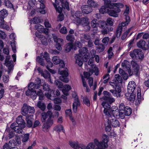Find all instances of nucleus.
Segmentation results:
<instances>
[{"mask_svg":"<svg viewBox=\"0 0 149 149\" xmlns=\"http://www.w3.org/2000/svg\"><path fill=\"white\" fill-rule=\"evenodd\" d=\"M102 106L104 108L103 111L104 113L106 116L107 117H112L117 118L118 116L119 111L118 107H112L111 108V106L107 103H104L102 104Z\"/></svg>","mask_w":149,"mask_h":149,"instance_id":"1","label":"nucleus"},{"mask_svg":"<svg viewBox=\"0 0 149 149\" xmlns=\"http://www.w3.org/2000/svg\"><path fill=\"white\" fill-rule=\"evenodd\" d=\"M38 83L31 82L28 85V90L26 92V95L27 96H30L33 100H35L37 97L36 89L40 88L41 82V79L38 78Z\"/></svg>","mask_w":149,"mask_h":149,"instance_id":"2","label":"nucleus"},{"mask_svg":"<svg viewBox=\"0 0 149 149\" xmlns=\"http://www.w3.org/2000/svg\"><path fill=\"white\" fill-rule=\"evenodd\" d=\"M112 10L109 12V14L111 16L117 17L118 13L121 11L120 8H123L124 5L120 3H113Z\"/></svg>","mask_w":149,"mask_h":149,"instance_id":"3","label":"nucleus"},{"mask_svg":"<svg viewBox=\"0 0 149 149\" xmlns=\"http://www.w3.org/2000/svg\"><path fill=\"white\" fill-rule=\"evenodd\" d=\"M109 141L108 136L105 134H104L102 136V140L101 142H99L97 139L94 140L95 145L97 147H102L104 148H107L108 146V142Z\"/></svg>","mask_w":149,"mask_h":149,"instance_id":"4","label":"nucleus"},{"mask_svg":"<svg viewBox=\"0 0 149 149\" xmlns=\"http://www.w3.org/2000/svg\"><path fill=\"white\" fill-rule=\"evenodd\" d=\"M90 57L89 53L81 56L80 55H76L75 56L76 59V63H77L79 66H81L83 64L82 60L84 62H86Z\"/></svg>","mask_w":149,"mask_h":149,"instance_id":"5","label":"nucleus"},{"mask_svg":"<svg viewBox=\"0 0 149 149\" xmlns=\"http://www.w3.org/2000/svg\"><path fill=\"white\" fill-rule=\"evenodd\" d=\"M54 83L59 88H63L62 92L64 95H68V92L71 88V87L70 85L66 84L63 86V83L58 80H55Z\"/></svg>","mask_w":149,"mask_h":149,"instance_id":"6","label":"nucleus"},{"mask_svg":"<svg viewBox=\"0 0 149 149\" xmlns=\"http://www.w3.org/2000/svg\"><path fill=\"white\" fill-rule=\"evenodd\" d=\"M34 111V109L33 107L28 105L25 103L23 104L21 109L22 114L23 116H26L28 113L32 114Z\"/></svg>","mask_w":149,"mask_h":149,"instance_id":"7","label":"nucleus"},{"mask_svg":"<svg viewBox=\"0 0 149 149\" xmlns=\"http://www.w3.org/2000/svg\"><path fill=\"white\" fill-rule=\"evenodd\" d=\"M73 21L74 23L77 25H80L82 26H85L88 23H89V19L86 17L74 18Z\"/></svg>","mask_w":149,"mask_h":149,"instance_id":"8","label":"nucleus"},{"mask_svg":"<svg viewBox=\"0 0 149 149\" xmlns=\"http://www.w3.org/2000/svg\"><path fill=\"white\" fill-rule=\"evenodd\" d=\"M131 64L133 70L132 74L136 76H139L140 73V68L139 65L134 61H131Z\"/></svg>","mask_w":149,"mask_h":149,"instance_id":"9","label":"nucleus"},{"mask_svg":"<svg viewBox=\"0 0 149 149\" xmlns=\"http://www.w3.org/2000/svg\"><path fill=\"white\" fill-rule=\"evenodd\" d=\"M99 27L101 29L102 33L105 35L108 33L110 31L109 29L107 27V24L104 21H99Z\"/></svg>","mask_w":149,"mask_h":149,"instance_id":"10","label":"nucleus"},{"mask_svg":"<svg viewBox=\"0 0 149 149\" xmlns=\"http://www.w3.org/2000/svg\"><path fill=\"white\" fill-rule=\"evenodd\" d=\"M10 56L7 55L6 56L5 60V65L8 67V74H9L11 70L13 69V62L12 60H9Z\"/></svg>","mask_w":149,"mask_h":149,"instance_id":"11","label":"nucleus"},{"mask_svg":"<svg viewBox=\"0 0 149 149\" xmlns=\"http://www.w3.org/2000/svg\"><path fill=\"white\" fill-rule=\"evenodd\" d=\"M58 73L61 75H62L59 77V79L62 81L66 83H68L69 80L67 78L68 75V73L67 72V69H66L65 70L58 71Z\"/></svg>","mask_w":149,"mask_h":149,"instance_id":"12","label":"nucleus"},{"mask_svg":"<svg viewBox=\"0 0 149 149\" xmlns=\"http://www.w3.org/2000/svg\"><path fill=\"white\" fill-rule=\"evenodd\" d=\"M88 71V72H84V77L86 78H88L93 73H95V74L96 76L98 75L99 74L98 69L96 66L94 67L93 69L89 68Z\"/></svg>","mask_w":149,"mask_h":149,"instance_id":"13","label":"nucleus"},{"mask_svg":"<svg viewBox=\"0 0 149 149\" xmlns=\"http://www.w3.org/2000/svg\"><path fill=\"white\" fill-rule=\"evenodd\" d=\"M54 116L50 110H48L47 112H43L41 113V119L42 122H45V120L47 118L48 119L53 120L52 118H54Z\"/></svg>","mask_w":149,"mask_h":149,"instance_id":"14","label":"nucleus"},{"mask_svg":"<svg viewBox=\"0 0 149 149\" xmlns=\"http://www.w3.org/2000/svg\"><path fill=\"white\" fill-rule=\"evenodd\" d=\"M136 45L138 47L144 50H146L149 49V42L147 44H146V42L142 40H141L137 42Z\"/></svg>","mask_w":149,"mask_h":149,"instance_id":"15","label":"nucleus"},{"mask_svg":"<svg viewBox=\"0 0 149 149\" xmlns=\"http://www.w3.org/2000/svg\"><path fill=\"white\" fill-rule=\"evenodd\" d=\"M108 118V123L111 124L113 127H119L120 126V123L116 118L112 117H107Z\"/></svg>","mask_w":149,"mask_h":149,"instance_id":"16","label":"nucleus"},{"mask_svg":"<svg viewBox=\"0 0 149 149\" xmlns=\"http://www.w3.org/2000/svg\"><path fill=\"white\" fill-rule=\"evenodd\" d=\"M53 120L47 119L46 122L42 126L43 131H47L48 129L53 124Z\"/></svg>","mask_w":149,"mask_h":149,"instance_id":"17","label":"nucleus"},{"mask_svg":"<svg viewBox=\"0 0 149 149\" xmlns=\"http://www.w3.org/2000/svg\"><path fill=\"white\" fill-rule=\"evenodd\" d=\"M136 86V83L134 81H130L129 83L127 86V91L129 92H135L134 91Z\"/></svg>","mask_w":149,"mask_h":149,"instance_id":"18","label":"nucleus"},{"mask_svg":"<svg viewBox=\"0 0 149 149\" xmlns=\"http://www.w3.org/2000/svg\"><path fill=\"white\" fill-rule=\"evenodd\" d=\"M22 116H18L17 118L16 122L18 125L20 126L22 128H24L26 127V123L24 120L22 118Z\"/></svg>","mask_w":149,"mask_h":149,"instance_id":"19","label":"nucleus"},{"mask_svg":"<svg viewBox=\"0 0 149 149\" xmlns=\"http://www.w3.org/2000/svg\"><path fill=\"white\" fill-rule=\"evenodd\" d=\"M101 98L104 101V102H103L102 103V104L104 103L110 105L109 104H111L115 101L114 99L112 97L111 95L108 97H103Z\"/></svg>","mask_w":149,"mask_h":149,"instance_id":"20","label":"nucleus"},{"mask_svg":"<svg viewBox=\"0 0 149 149\" xmlns=\"http://www.w3.org/2000/svg\"><path fill=\"white\" fill-rule=\"evenodd\" d=\"M36 36L41 41L42 44L44 45H47V39L41 33H36Z\"/></svg>","mask_w":149,"mask_h":149,"instance_id":"21","label":"nucleus"},{"mask_svg":"<svg viewBox=\"0 0 149 149\" xmlns=\"http://www.w3.org/2000/svg\"><path fill=\"white\" fill-rule=\"evenodd\" d=\"M82 12L83 13L88 14L91 13L93 9L92 8L88 5H84L81 7Z\"/></svg>","mask_w":149,"mask_h":149,"instance_id":"22","label":"nucleus"},{"mask_svg":"<svg viewBox=\"0 0 149 149\" xmlns=\"http://www.w3.org/2000/svg\"><path fill=\"white\" fill-rule=\"evenodd\" d=\"M80 106V102L79 98L74 99V102L72 104V109L74 113H76L77 107Z\"/></svg>","mask_w":149,"mask_h":149,"instance_id":"23","label":"nucleus"},{"mask_svg":"<svg viewBox=\"0 0 149 149\" xmlns=\"http://www.w3.org/2000/svg\"><path fill=\"white\" fill-rule=\"evenodd\" d=\"M35 27L36 29L38 31V32H36V33H41V32H44L47 35L48 34V29L44 28L43 26L40 24H37L35 25Z\"/></svg>","mask_w":149,"mask_h":149,"instance_id":"24","label":"nucleus"},{"mask_svg":"<svg viewBox=\"0 0 149 149\" xmlns=\"http://www.w3.org/2000/svg\"><path fill=\"white\" fill-rule=\"evenodd\" d=\"M121 91V88L119 87L117 88H115V90H110V92L112 93L113 96L117 97H120Z\"/></svg>","mask_w":149,"mask_h":149,"instance_id":"25","label":"nucleus"},{"mask_svg":"<svg viewBox=\"0 0 149 149\" xmlns=\"http://www.w3.org/2000/svg\"><path fill=\"white\" fill-rule=\"evenodd\" d=\"M33 115H28L26 116V120L27 123V126L29 127H31L33 126L32 118Z\"/></svg>","mask_w":149,"mask_h":149,"instance_id":"26","label":"nucleus"},{"mask_svg":"<svg viewBox=\"0 0 149 149\" xmlns=\"http://www.w3.org/2000/svg\"><path fill=\"white\" fill-rule=\"evenodd\" d=\"M37 94V96H38L39 97V99L40 100H42L43 99L44 94L42 90L39 88L36 89Z\"/></svg>","mask_w":149,"mask_h":149,"instance_id":"27","label":"nucleus"},{"mask_svg":"<svg viewBox=\"0 0 149 149\" xmlns=\"http://www.w3.org/2000/svg\"><path fill=\"white\" fill-rule=\"evenodd\" d=\"M136 57L139 59H142L143 58V55L141 50L140 49H134Z\"/></svg>","mask_w":149,"mask_h":149,"instance_id":"28","label":"nucleus"},{"mask_svg":"<svg viewBox=\"0 0 149 149\" xmlns=\"http://www.w3.org/2000/svg\"><path fill=\"white\" fill-rule=\"evenodd\" d=\"M61 3L62 7L65 9L66 8L68 10H70V8L69 6V3L67 2V0H60Z\"/></svg>","mask_w":149,"mask_h":149,"instance_id":"29","label":"nucleus"},{"mask_svg":"<svg viewBox=\"0 0 149 149\" xmlns=\"http://www.w3.org/2000/svg\"><path fill=\"white\" fill-rule=\"evenodd\" d=\"M65 51L66 52H69L73 48V46L72 43L68 42L67 43L65 46Z\"/></svg>","mask_w":149,"mask_h":149,"instance_id":"30","label":"nucleus"},{"mask_svg":"<svg viewBox=\"0 0 149 149\" xmlns=\"http://www.w3.org/2000/svg\"><path fill=\"white\" fill-rule=\"evenodd\" d=\"M125 19L126 21L119 24L118 25L119 26H121L123 28V27H125L128 25L130 21V18L129 16H127L126 17H125Z\"/></svg>","mask_w":149,"mask_h":149,"instance_id":"31","label":"nucleus"},{"mask_svg":"<svg viewBox=\"0 0 149 149\" xmlns=\"http://www.w3.org/2000/svg\"><path fill=\"white\" fill-rule=\"evenodd\" d=\"M69 144L70 146L75 149H79V145L77 141H69Z\"/></svg>","mask_w":149,"mask_h":149,"instance_id":"32","label":"nucleus"},{"mask_svg":"<svg viewBox=\"0 0 149 149\" xmlns=\"http://www.w3.org/2000/svg\"><path fill=\"white\" fill-rule=\"evenodd\" d=\"M104 1V6L108 8L110 10H112L113 7V3H111V1L110 0H103Z\"/></svg>","mask_w":149,"mask_h":149,"instance_id":"33","label":"nucleus"},{"mask_svg":"<svg viewBox=\"0 0 149 149\" xmlns=\"http://www.w3.org/2000/svg\"><path fill=\"white\" fill-rule=\"evenodd\" d=\"M92 27L93 28H97L99 26V21L96 19H94L91 22Z\"/></svg>","mask_w":149,"mask_h":149,"instance_id":"34","label":"nucleus"},{"mask_svg":"<svg viewBox=\"0 0 149 149\" xmlns=\"http://www.w3.org/2000/svg\"><path fill=\"white\" fill-rule=\"evenodd\" d=\"M137 90V96L138 100L139 102L141 101L142 100H143V98L141 95V89L140 88L138 87Z\"/></svg>","mask_w":149,"mask_h":149,"instance_id":"35","label":"nucleus"},{"mask_svg":"<svg viewBox=\"0 0 149 149\" xmlns=\"http://www.w3.org/2000/svg\"><path fill=\"white\" fill-rule=\"evenodd\" d=\"M124 111L125 115L127 116L130 115L132 112V110L131 108L128 106L125 107V109Z\"/></svg>","mask_w":149,"mask_h":149,"instance_id":"36","label":"nucleus"},{"mask_svg":"<svg viewBox=\"0 0 149 149\" xmlns=\"http://www.w3.org/2000/svg\"><path fill=\"white\" fill-rule=\"evenodd\" d=\"M121 65L123 67L127 69H130V63L126 60H125L122 63Z\"/></svg>","mask_w":149,"mask_h":149,"instance_id":"37","label":"nucleus"},{"mask_svg":"<svg viewBox=\"0 0 149 149\" xmlns=\"http://www.w3.org/2000/svg\"><path fill=\"white\" fill-rule=\"evenodd\" d=\"M109 8L104 6H102L101 8L99 9V12L100 13L103 14L104 13L107 12L109 14V12L110 11L109 9H108Z\"/></svg>","mask_w":149,"mask_h":149,"instance_id":"38","label":"nucleus"},{"mask_svg":"<svg viewBox=\"0 0 149 149\" xmlns=\"http://www.w3.org/2000/svg\"><path fill=\"white\" fill-rule=\"evenodd\" d=\"M88 51V49L86 47H83L82 48L79 49V54L77 55H80L81 56H83L87 54Z\"/></svg>","mask_w":149,"mask_h":149,"instance_id":"39","label":"nucleus"},{"mask_svg":"<svg viewBox=\"0 0 149 149\" xmlns=\"http://www.w3.org/2000/svg\"><path fill=\"white\" fill-rule=\"evenodd\" d=\"M8 15L7 11L5 9H3L0 11V16L4 19Z\"/></svg>","mask_w":149,"mask_h":149,"instance_id":"40","label":"nucleus"},{"mask_svg":"<svg viewBox=\"0 0 149 149\" xmlns=\"http://www.w3.org/2000/svg\"><path fill=\"white\" fill-rule=\"evenodd\" d=\"M4 4L5 6L7 7L14 9L12 3L9 0H5Z\"/></svg>","mask_w":149,"mask_h":149,"instance_id":"41","label":"nucleus"},{"mask_svg":"<svg viewBox=\"0 0 149 149\" xmlns=\"http://www.w3.org/2000/svg\"><path fill=\"white\" fill-rule=\"evenodd\" d=\"M87 3L91 7L95 8L97 7V4L92 0H88Z\"/></svg>","mask_w":149,"mask_h":149,"instance_id":"42","label":"nucleus"},{"mask_svg":"<svg viewBox=\"0 0 149 149\" xmlns=\"http://www.w3.org/2000/svg\"><path fill=\"white\" fill-rule=\"evenodd\" d=\"M123 28L121 26H118L116 31V36L117 37H119L121 35L122 33V31Z\"/></svg>","mask_w":149,"mask_h":149,"instance_id":"43","label":"nucleus"},{"mask_svg":"<svg viewBox=\"0 0 149 149\" xmlns=\"http://www.w3.org/2000/svg\"><path fill=\"white\" fill-rule=\"evenodd\" d=\"M37 105L39 108L43 111H44L45 109V104L42 103L40 101L38 102Z\"/></svg>","mask_w":149,"mask_h":149,"instance_id":"44","label":"nucleus"},{"mask_svg":"<svg viewBox=\"0 0 149 149\" xmlns=\"http://www.w3.org/2000/svg\"><path fill=\"white\" fill-rule=\"evenodd\" d=\"M42 86L43 89L45 91H51L50 86L47 84L45 82L42 85Z\"/></svg>","mask_w":149,"mask_h":149,"instance_id":"45","label":"nucleus"},{"mask_svg":"<svg viewBox=\"0 0 149 149\" xmlns=\"http://www.w3.org/2000/svg\"><path fill=\"white\" fill-rule=\"evenodd\" d=\"M40 56L42 58H44L46 61L49 60V54L46 52H45L44 53H41L40 54Z\"/></svg>","mask_w":149,"mask_h":149,"instance_id":"46","label":"nucleus"},{"mask_svg":"<svg viewBox=\"0 0 149 149\" xmlns=\"http://www.w3.org/2000/svg\"><path fill=\"white\" fill-rule=\"evenodd\" d=\"M24 128H22L20 126H16L15 129V132L18 134H22L23 132V129Z\"/></svg>","mask_w":149,"mask_h":149,"instance_id":"47","label":"nucleus"},{"mask_svg":"<svg viewBox=\"0 0 149 149\" xmlns=\"http://www.w3.org/2000/svg\"><path fill=\"white\" fill-rule=\"evenodd\" d=\"M113 48L111 47H110L108 50L107 52L108 54V58L109 59H111L113 55V53L112 52Z\"/></svg>","mask_w":149,"mask_h":149,"instance_id":"48","label":"nucleus"},{"mask_svg":"<svg viewBox=\"0 0 149 149\" xmlns=\"http://www.w3.org/2000/svg\"><path fill=\"white\" fill-rule=\"evenodd\" d=\"M98 51L101 52H103L105 49L104 45L102 44H100L96 47Z\"/></svg>","mask_w":149,"mask_h":149,"instance_id":"49","label":"nucleus"},{"mask_svg":"<svg viewBox=\"0 0 149 149\" xmlns=\"http://www.w3.org/2000/svg\"><path fill=\"white\" fill-rule=\"evenodd\" d=\"M66 39L68 41L73 42L74 40V36L71 34H69L66 37Z\"/></svg>","mask_w":149,"mask_h":149,"instance_id":"50","label":"nucleus"},{"mask_svg":"<svg viewBox=\"0 0 149 149\" xmlns=\"http://www.w3.org/2000/svg\"><path fill=\"white\" fill-rule=\"evenodd\" d=\"M60 60L59 57L56 56L53 57L52 59L53 63L56 65L58 64L59 63Z\"/></svg>","mask_w":149,"mask_h":149,"instance_id":"51","label":"nucleus"},{"mask_svg":"<svg viewBox=\"0 0 149 149\" xmlns=\"http://www.w3.org/2000/svg\"><path fill=\"white\" fill-rule=\"evenodd\" d=\"M53 39L54 41L56 42H61L62 44L63 43V40L61 38H58L57 36H53Z\"/></svg>","mask_w":149,"mask_h":149,"instance_id":"52","label":"nucleus"},{"mask_svg":"<svg viewBox=\"0 0 149 149\" xmlns=\"http://www.w3.org/2000/svg\"><path fill=\"white\" fill-rule=\"evenodd\" d=\"M36 61L38 62L40 65L44 66L45 63H44L43 59L40 58L39 56H37L36 58Z\"/></svg>","mask_w":149,"mask_h":149,"instance_id":"53","label":"nucleus"},{"mask_svg":"<svg viewBox=\"0 0 149 149\" xmlns=\"http://www.w3.org/2000/svg\"><path fill=\"white\" fill-rule=\"evenodd\" d=\"M29 134H24L22 139V142L24 143L27 142L29 139Z\"/></svg>","mask_w":149,"mask_h":149,"instance_id":"54","label":"nucleus"},{"mask_svg":"<svg viewBox=\"0 0 149 149\" xmlns=\"http://www.w3.org/2000/svg\"><path fill=\"white\" fill-rule=\"evenodd\" d=\"M45 95L48 99L51 100L53 99V98L54 97V96H55V94H53V93L52 92V91L51 92L50 94L49 93H46Z\"/></svg>","mask_w":149,"mask_h":149,"instance_id":"55","label":"nucleus"},{"mask_svg":"<svg viewBox=\"0 0 149 149\" xmlns=\"http://www.w3.org/2000/svg\"><path fill=\"white\" fill-rule=\"evenodd\" d=\"M15 42V41L13 40V42H11V45L12 47V50L14 53H16V46Z\"/></svg>","mask_w":149,"mask_h":149,"instance_id":"56","label":"nucleus"},{"mask_svg":"<svg viewBox=\"0 0 149 149\" xmlns=\"http://www.w3.org/2000/svg\"><path fill=\"white\" fill-rule=\"evenodd\" d=\"M125 6L126 7V9L125 10L124 15L125 16V17H126L127 16H129L128 15L129 13L130 8L127 5H125Z\"/></svg>","mask_w":149,"mask_h":149,"instance_id":"57","label":"nucleus"},{"mask_svg":"<svg viewBox=\"0 0 149 149\" xmlns=\"http://www.w3.org/2000/svg\"><path fill=\"white\" fill-rule=\"evenodd\" d=\"M83 102L87 106L89 107L90 106V101L87 97H85L84 98Z\"/></svg>","mask_w":149,"mask_h":149,"instance_id":"58","label":"nucleus"},{"mask_svg":"<svg viewBox=\"0 0 149 149\" xmlns=\"http://www.w3.org/2000/svg\"><path fill=\"white\" fill-rule=\"evenodd\" d=\"M9 80V77L8 76L4 74L2 76V80L5 83H8Z\"/></svg>","mask_w":149,"mask_h":149,"instance_id":"59","label":"nucleus"},{"mask_svg":"<svg viewBox=\"0 0 149 149\" xmlns=\"http://www.w3.org/2000/svg\"><path fill=\"white\" fill-rule=\"evenodd\" d=\"M47 63V68L49 71H50L51 70L49 68H51L53 66V63L49 60H48L46 61Z\"/></svg>","mask_w":149,"mask_h":149,"instance_id":"60","label":"nucleus"},{"mask_svg":"<svg viewBox=\"0 0 149 149\" xmlns=\"http://www.w3.org/2000/svg\"><path fill=\"white\" fill-rule=\"evenodd\" d=\"M95 147V145L93 143H90L86 147V149H94Z\"/></svg>","mask_w":149,"mask_h":149,"instance_id":"61","label":"nucleus"},{"mask_svg":"<svg viewBox=\"0 0 149 149\" xmlns=\"http://www.w3.org/2000/svg\"><path fill=\"white\" fill-rule=\"evenodd\" d=\"M135 94V92H131L130 96V98L128 99V100L130 101H134V100Z\"/></svg>","mask_w":149,"mask_h":149,"instance_id":"62","label":"nucleus"},{"mask_svg":"<svg viewBox=\"0 0 149 149\" xmlns=\"http://www.w3.org/2000/svg\"><path fill=\"white\" fill-rule=\"evenodd\" d=\"M114 77L118 82L120 83L122 82L121 77L118 74H115Z\"/></svg>","mask_w":149,"mask_h":149,"instance_id":"63","label":"nucleus"},{"mask_svg":"<svg viewBox=\"0 0 149 149\" xmlns=\"http://www.w3.org/2000/svg\"><path fill=\"white\" fill-rule=\"evenodd\" d=\"M52 100L54 101V102L55 104H59L61 102V100L60 98H53V99Z\"/></svg>","mask_w":149,"mask_h":149,"instance_id":"64","label":"nucleus"}]
</instances>
